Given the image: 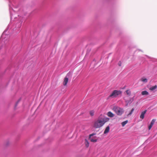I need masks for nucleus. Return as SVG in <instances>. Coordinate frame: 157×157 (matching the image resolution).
Instances as JSON below:
<instances>
[{
    "label": "nucleus",
    "mask_w": 157,
    "mask_h": 157,
    "mask_svg": "<svg viewBox=\"0 0 157 157\" xmlns=\"http://www.w3.org/2000/svg\"><path fill=\"white\" fill-rule=\"evenodd\" d=\"M107 121V118L101 117L100 116L94 122L93 127L95 128H99L102 127Z\"/></svg>",
    "instance_id": "1"
},
{
    "label": "nucleus",
    "mask_w": 157,
    "mask_h": 157,
    "mask_svg": "<svg viewBox=\"0 0 157 157\" xmlns=\"http://www.w3.org/2000/svg\"><path fill=\"white\" fill-rule=\"evenodd\" d=\"M112 110L118 115H121L124 113L123 109L117 106H114Z\"/></svg>",
    "instance_id": "2"
},
{
    "label": "nucleus",
    "mask_w": 157,
    "mask_h": 157,
    "mask_svg": "<svg viewBox=\"0 0 157 157\" xmlns=\"http://www.w3.org/2000/svg\"><path fill=\"white\" fill-rule=\"evenodd\" d=\"M121 94V91L115 90L113 91L111 94L109 96L108 98H116Z\"/></svg>",
    "instance_id": "3"
},
{
    "label": "nucleus",
    "mask_w": 157,
    "mask_h": 157,
    "mask_svg": "<svg viewBox=\"0 0 157 157\" xmlns=\"http://www.w3.org/2000/svg\"><path fill=\"white\" fill-rule=\"evenodd\" d=\"M70 75V73H68L67 74L66 76L64 78V81L63 82V84L64 86H66L67 85L68 80V77H69V75Z\"/></svg>",
    "instance_id": "4"
},
{
    "label": "nucleus",
    "mask_w": 157,
    "mask_h": 157,
    "mask_svg": "<svg viewBox=\"0 0 157 157\" xmlns=\"http://www.w3.org/2000/svg\"><path fill=\"white\" fill-rule=\"evenodd\" d=\"M155 121V119H153L151 121V123L149 125L148 128V129L149 130H150L152 127L153 124H154V123Z\"/></svg>",
    "instance_id": "5"
},
{
    "label": "nucleus",
    "mask_w": 157,
    "mask_h": 157,
    "mask_svg": "<svg viewBox=\"0 0 157 157\" xmlns=\"http://www.w3.org/2000/svg\"><path fill=\"white\" fill-rule=\"evenodd\" d=\"M146 112H147V110H145L141 113L140 116V118H141L142 119H143L144 118V115L146 113Z\"/></svg>",
    "instance_id": "6"
},
{
    "label": "nucleus",
    "mask_w": 157,
    "mask_h": 157,
    "mask_svg": "<svg viewBox=\"0 0 157 157\" xmlns=\"http://www.w3.org/2000/svg\"><path fill=\"white\" fill-rule=\"evenodd\" d=\"M107 115L108 117H112L114 116V114L110 111H109L107 113Z\"/></svg>",
    "instance_id": "7"
},
{
    "label": "nucleus",
    "mask_w": 157,
    "mask_h": 157,
    "mask_svg": "<svg viewBox=\"0 0 157 157\" xmlns=\"http://www.w3.org/2000/svg\"><path fill=\"white\" fill-rule=\"evenodd\" d=\"M109 126H108L107 127H106L105 130L104 131V133L106 134V133H107L109 131Z\"/></svg>",
    "instance_id": "8"
},
{
    "label": "nucleus",
    "mask_w": 157,
    "mask_h": 157,
    "mask_svg": "<svg viewBox=\"0 0 157 157\" xmlns=\"http://www.w3.org/2000/svg\"><path fill=\"white\" fill-rule=\"evenodd\" d=\"M141 94L143 95H147L148 94V93L147 91L144 90L142 92Z\"/></svg>",
    "instance_id": "9"
},
{
    "label": "nucleus",
    "mask_w": 157,
    "mask_h": 157,
    "mask_svg": "<svg viewBox=\"0 0 157 157\" xmlns=\"http://www.w3.org/2000/svg\"><path fill=\"white\" fill-rule=\"evenodd\" d=\"M140 80L145 83L147 82V79L144 78H142L140 79Z\"/></svg>",
    "instance_id": "10"
},
{
    "label": "nucleus",
    "mask_w": 157,
    "mask_h": 157,
    "mask_svg": "<svg viewBox=\"0 0 157 157\" xmlns=\"http://www.w3.org/2000/svg\"><path fill=\"white\" fill-rule=\"evenodd\" d=\"M157 88V86L155 85L149 88V90H154L156 89Z\"/></svg>",
    "instance_id": "11"
},
{
    "label": "nucleus",
    "mask_w": 157,
    "mask_h": 157,
    "mask_svg": "<svg viewBox=\"0 0 157 157\" xmlns=\"http://www.w3.org/2000/svg\"><path fill=\"white\" fill-rule=\"evenodd\" d=\"M90 141L92 142H96L97 141V140L96 139H94L91 137L89 138Z\"/></svg>",
    "instance_id": "12"
},
{
    "label": "nucleus",
    "mask_w": 157,
    "mask_h": 157,
    "mask_svg": "<svg viewBox=\"0 0 157 157\" xmlns=\"http://www.w3.org/2000/svg\"><path fill=\"white\" fill-rule=\"evenodd\" d=\"M85 144L86 147H88L89 146V143L86 139H85Z\"/></svg>",
    "instance_id": "13"
},
{
    "label": "nucleus",
    "mask_w": 157,
    "mask_h": 157,
    "mask_svg": "<svg viewBox=\"0 0 157 157\" xmlns=\"http://www.w3.org/2000/svg\"><path fill=\"white\" fill-rule=\"evenodd\" d=\"M128 122V121L127 120V121H124L123 122H122V123H121V124H122V125L123 127H124V125L126 124Z\"/></svg>",
    "instance_id": "14"
},
{
    "label": "nucleus",
    "mask_w": 157,
    "mask_h": 157,
    "mask_svg": "<svg viewBox=\"0 0 157 157\" xmlns=\"http://www.w3.org/2000/svg\"><path fill=\"white\" fill-rule=\"evenodd\" d=\"M94 110H91L90 112V116H93L94 115Z\"/></svg>",
    "instance_id": "15"
},
{
    "label": "nucleus",
    "mask_w": 157,
    "mask_h": 157,
    "mask_svg": "<svg viewBox=\"0 0 157 157\" xmlns=\"http://www.w3.org/2000/svg\"><path fill=\"white\" fill-rule=\"evenodd\" d=\"M126 93L128 95H130L131 94V91L129 90H127L126 91Z\"/></svg>",
    "instance_id": "16"
},
{
    "label": "nucleus",
    "mask_w": 157,
    "mask_h": 157,
    "mask_svg": "<svg viewBox=\"0 0 157 157\" xmlns=\"http://www.w3.org/2000/svg\"><path fill=\"white\" fill-rule=\"evenodd\" d=\"M134 110V109L133 108L132 109V110H131V112H130V113L128 114V115L129 116V115H131L132 114V113L133 112Z\"/></svg>",
    "instance_id": "17"
},
{
    "label": "nucleus",
    "mask_w": 157,
    "mask_h": 157,
    "mask_svg": "<svg viewBox=\"0 0 157 157\" xmlns=\"http://www.w3.org/2000/svg\"><path fill=\"white\" fill-rule=\"evenodd\" d=\"M121 64H122V63L121 61H119L118 63V65L119 66H121Z\"/></svg>",
    "instance_id": "18"
},
{
    "label": "nucleus",
    "mask_w": 157,
    "mask_h": 157,
    "mask_svg": "<svg viewBox=\"0 0 157 157\" xmlns=\"http://www.w3.org/2000/svg\"><path fill=\"white\" fill-rule=\"evenodd\" d=\"M96 134L95 133H92V134H90V135H89V138H90V137H91L92 136H93L94 135H95Z\"/></svg>",
    "instance_id": "19"
}]
</instances>
